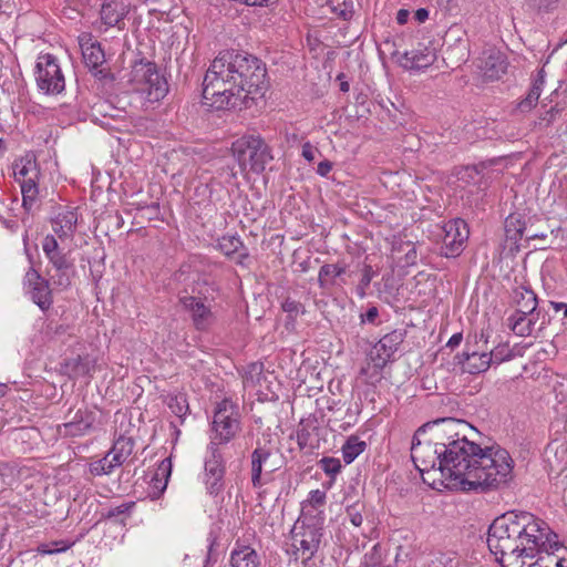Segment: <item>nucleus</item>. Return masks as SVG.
Returning <instances> with one entry per match:
<instances>
[{
	"label": "nucleus",
	"mask_w": 567,
	"mask_h": 567,
	"mask_svg": "<svg viewBox=\"0 0 567 567\" xmlns=\"http://www.w3.org/2000/svg\"><path fill=\"white\" fill-rule=\"evenodd\" d=\"M269 87L266 64L257 56L226 50L210 63L203 81V104L217 110L247 106Z\"/></svg>",
	"instance_id": "1"
},
{
	"label": "nucleus",
	"mask_w": 567,
	"mask_h": 567,
	"mask_svg": "<svg viewBox=\"0 0 567 567\" xmlns=\"http://www.w3.org/2000/svg\"><path fill=\"white\" fill-rule=\"evenodd\" d=\"M487 545L503 567H525L526 559L555 546L548 525L528 512L497 517L489 526Z\"/></svg>",
	"instance_id": "2"
},
{
	"label": "nucleus",
	"mask_w": 567,
	"mask_h": 567,
	"mask_svg": "<svg viewBox=\"0 0 567 567\" xmlns=\"http://www.w3.org/2000/svg\"><path fill=\"white\" fill-rule=\"evenodd\" d=\"M468 424L453 417L443 419V429L434 434L445 441L443 463L437 467L442 482L450 489L471 491L473 471L476 470L482 446L466 437Z\"/></svg>",
	"instance_id": "3"
},
{
	"label": "nucleus",
	"mask_w": 567,
	"mask_h": 567,
	"mask_svg": "<svg viewBox=\"0 0 567 567\" xmlns=\"http://www.w3.org/2000/svg\"><path fill=\"white\" fill-rule=\"evenodd\" d=\"M476 470L473 471L471 491H491L506 486L513 480L514 460L498 444L482 446Z\"/></svg>",
	"instance_id": "4"
},
{
	"label": "nucleus",
	"mask_w": 567,
	"mask_h": 567,
	"mask_svg": "<svg viewBox=\"0 0 567 567\" xmlns=\"http://www.w3.org/2000/svg\"><path fill=\"white\" fill-rule=\"evenodd\" d=\"M443 429V419L427 422L420 426L412 440L411 457L421 473L437 471L443 463L445 441L435 437L436 430Z\"/></svg>",
	"instance_id": "5"
},
{
	"label": "nucleus",
	"mask_w": 567,
	"mask_h": 567,
	"mask_svg": "<svg viewBox=\"0 0 567 567\" xmlns=\"http://www.w3.org/2000/svg\"><path fill=\"white\" fill-rule=\"evenodd\" d=\"M39 174L37 156L32 152L13 163V175L21 188L22 207L28 213H34L41 205L38 187Z\"/></svg>",
	"instance_id": "6"
},
{
	"label": "nucleus",
	"mask_w": 567,
	"mask_h": 567,
	"mask_svg": "<svg viewBox=\"0 0 567 567\" xmlns=\"http://www.w3.org/2000/svg\"><path fill=\"white\" fill-rule=\"evenodd\" d=\"M240 431V420L237 406L230 400L220 401L214 413L213 437L210 443L227 444Z\"/></svg>",
	"instance_id": "7"
},
{
	"label": "nucleus",
	"mask_w": 567,
	"mask_h": 567,
	"mask_svg": "<svg viewBox=\"0 0 567 567\" xmlns=\"http://www.w3.org/2000/svg\"><path fill=\"white\" fill-rule=\"evenodd\" d=\"M131 81L135 90L147 93L150 99L158 101L167 93L165 80L159 75L155 63L141 60L133 65Z\"/></svg>",
	"instance_id": "8"
},
{
	"label": "nucleus",
	"mask_w": 567,
	"mask_h": 567,
	"mask_svg": "<svg viewBox=\"0 0 567 567\" xmlns=\"http://www.w3.org/2000/svg\"><path fill=\"white\" fill-rule=\"evenodd\" d=\"M34 75L38 89L44 94H60L65 87L64 75L53 54L45 53L38 56Z\"/></svg>",
	"instance_id": "9"
},
{
	"label": "nucleus",
	"mask_w": 567,
	"mask_h": 567,
	"mask_svg": "<svg viewBox=\"0 0 567 567\" xmlns=\"http://www.w3.org/2000/svg\"><path fill=\"white\" fill-rule=\"evenodd\" d=\"M179 303L190 315L193 324L197 330L206 331L216 322L212 305L207 302L206 298L183 295L179 296Z\"/></svg>",
	"instance_id": "10"
},
{
	"label": "nucleus",
	"mask_w": 567,
	"mask_h": 567,
	"mask_svg": "<svg viewBox=\"0 0 567 567\" xmlns=\"http://www.w3.org/2000/svg\"><path fill=\"white\" fill-rule=\"evenodd\" d=\"M23 288L42 311H48L52 307L53 296L50 284L32 267L25 272Z\"/></svg>",
	"instance_id": "11"
},
{
	"label": "nucleus",
	"mask_w": 567,
	"mask_h": 567,
	"mask_svg": "<svg viewBox=\"0 0 567 567\" xmlns=\"http://www.w3.org/2000/svg\"><path fill=\"white\" fill-rule=\"evenodd\" d=\"M443 233L442 254L445 257L457 256L470 235L467 224L461 218L449 220L443 225Z\"/></svg>",
	"instance_id": "12"
},
{
	"label": "nucleus",
	"mask_w": 567,
	"mask_h": 567,
	"mask_svg": "<svg viewBox=\"0 0 567 567\" xmlns=\"http://www.w3.org/2000/svg\"><path fill=\"white\" fill-rule=\"evenodd\" d=\"M505 236L506 240L511 241L516 249L519 247V241L525 239L526 241L535 239H546L547 233H534V225L528 224L518 214H511L505 219Z\"/></svg>",
	"instance_id": "13"
},
{
	"label": "nucleus",
	"mask_w": 567,
	"mask_h": 567,
	"mask_svg": "<svg viewBox=\"0 0 567 567\" xmlns=\"http://www.w3.org/2000/svg\"><path fill=\"white\" fill-rule=\"evenodd\" d=\"M233 153L240 165L249 163L252 171H262L265 165L272 159L268 144H233Z\"/></svg>",
	"instance_id": "14"
},
{
	"label": "nucleus",
	"mask_w": 567,
	"mask_h": 567,
	"mask_svg": "<svg viewBox=\"0 0 567 567\" xmlns=\"http://www.w3.org/2000/svg\"><path fill=\"white\" fill-rule=\"evenodd\" d=\"M404 340L402 331L394 330L383 336L370 352V360L377 369H382L398 351Z\"/></svg>",
	"instance_id": "15"
},
{
	"label": "nucleus",
	"mask_w": 567,
	"mask_h": 567,
	"mask_svg": "<svg viewBox=\"0 0 567 567\" xmlns=\"http://www.w3.org/2000/svg\"><path fill=\"white\" fill-rule=\"evenodd\" d=\"M208 449L210 457L205 462L206 485L209 494L215 495L221 491V480L225 474V466L218 445H216V443H210Z\"/></svg>",
	"instance_id": "16"
},
{
	"label": "nucleus",
	"mask_w": 567,
	"mask_h": 567,
	"mask_svg": "<svg viewBox=\"0 0 567 567\" xmlns=\"http://www.w3.org/2000/svg\"><path fill=\"white\" fill-rule=\"evenodd\" d=\"M458 360L464 372L478 374L485 372L492 363L505 361V358L498 357V352H488V347H482V352Z\"/></svg>",
	"instance_id": "17"
},
{
	"label": "nucleus",
	"mask_w": 567,
	"mask_h": 567,
	"mask_svg": "<svg viewBox=\"0 0 567 567\" xmlns=\"http://www.w3.org/2000/svg\"><path fill=\"white\" fill-rule=\"evenodd\" d=\"M130 12L126 0H103L100 17L102 22L107 27H116L124 29V19Z\"/></svg>",
	"instance_id": "18"
},
{
	"label": "nucleus",
	"mask_w": 567,
	"mask_h": 567,
	"mask_svg": "<svg viewBox=\"0 0 567 567\" xmlns=\"http://www.w3.org/2000/svg\"><path fill=\"white\" fill-rule=\"evenodd\" d=\"M95 422V413L87 409H79L71 421L59 426L65 436H83L91 432Z\"/></svg>",
	"instance_id": "19"
},
{
	"label": "nucleus",
	"mask_w": 567,
	"mask_h": 567,
	"mask_svg": "<svg viewBox=\"0 0 567 567\" xmlns=\"http://www.w3.org/2000/svg\"><path fill=\"white\" fill-rule=\"evenodd\" d=\"M539 315V311L516 310L507 318V326L516 336L529 337L536 330Z\"/></svg>",
	"instance_id": "20"
},
{
	"label": "nucleus",
	"mask_w": 567,
	"mask_h": 567,
	"mask_svg": "<svg viewBox=\"0 0 567 567\" xmlns=\"http://www.w3.org/2000/svg\"><path fill=\"white\" fill-rule=\"evenodd\" d=\"M480 69L489 80H498L507 70V61L503 53L495 49L483 52Z\"/></svg>",
	"instance_id": "21"
},
{
	"label": "nucleus",
	"mask_w": 567,
	"mask_h": 567,
	"mask_svg": "<svg viewBox=\"0 0 567 567\" xmlns=\"http://www.w3.org/2000/svg\"><path fill=\"white\" fill-rule=\"evenodd\" d=\"M436 60L435 49L420 44L417 48L405 51L402 55V64L408 69H425Z\"/></svg>",
	"instance_id": "22"
},
{
	"label": "nucleus",
	"mask_w": 567,
	"mask_h": 567,
	"mask_svg": "<svg viewBox=\"0 0 567 567\" xmlns=\"http://www.w3.org/2000/svg\"><path fill=\"white\" fill-rule=\"evenodd\" d=\"M229 563L231 567H261L260 555L249 545L235 543L230 551Z\"/></svg>",
	"instance_id": "23"
},
{
	"label": "nucleus",
	"mask_w": 567,
	"mask_h": 567,
	"mask_svg": "<svg viewBox=\"0 0 567 567\" xmlns=\"http://www.w3.org/2000/svg\"><path fill=\"white\" fill-rule=\"evenodd\" d=\"M76 213L69 208H64L58 212L51 220L52 229L61 241L73 237L76 228Z\"/></svg>",
	"instance_id": "24"
},
{
	"label": "nucleus",
	"mask_w": 567,
	"mask_h": 567,
	"mask_svg": "<svg viewBox=\"0 0 567 567\" xmlns=\"http://www.w3.org/2000/svg\"><path fill=\"white\" fill-rule=\"evenodd\" d=\"M346 274L344 264H324L319 269L318 284L323 290H331L346 284L342 276Z\"/></svg>",
	"instance_id": "25"
},
{
	"label": "nucleus",
	"mask_w": 567,
	"mask_h": 567,
	"mask_svg": "<svg viewBox=\"0 0 567 567\" xmlns=\"http://www.w3.org/2000/svg\"><path fill=\"white\" fill-rule=\"evenodd\" d=\"M42 250L55 270L72 268V262L60 249L58 239L54 237V235H47L43 238Z\"/></svg>",
	"instance_id": "26"
},
{
	"label": "nucleus",
	"mask_w": 567,
	"mask_h": 567,
	"mask_svg": "<svg viewBox=\"0 0 567 567\" xmlns=\"http://www.w3.org/2000/svg\"><path fill=\"white\" fill-rule=\"evenodd\" d=\"M321 537L322 533L320 528L309 526L305 528L302 533H300V539L296 538V542H298L299 546H293L297 547V550L301 551L302 558L305 560H310L319 549Z\"/></svg>",
	"instance_id": "27"
},
{
	"label": "nucleus",
	"mask_w": 567,
	"mask_h": 567,
	"mask_svg": "<svg viewBox=\"0 0 567 567\" xmlns=\"http://www.w3.org/2000/svg\"><path fill=\"white\" fill-rule=\"evenodd\" d=\"M81 50L85 65L90 70H97L105 62V54L101 44L90 34L81 39Z\"/></svg>",
	"instance_id": "28"
},
{
	"label": "nucleus",
	"mask_w": 567,
	"mask_h": 567,
	"mask_svg": "<svg viewBox=\"0 0 567 567\" xmlns=\"http://www.w3.org/2000/svg\"><path fill=\"white\" fill-rule=\"evenodd\" d=\"M217 248L227 257L234 258L236 262L243 264L248 257L247 248L237 235L223 236L217 244Z\"/></svg>",
	"instance_id": "29"
},
{
	"label": "nucleus",
	"mask_w": 567,
	"mask_h": 567,
	"mask_svg": "<svg viewBox=\"0 0 567 567\" xmlns=\"http://www.w3.org/2000/svg\"><path fill=\"white\" fill-rule=\"evenodd\" d=\"M134 445V439L133 436L127 435V432L118 434L109 451L110 455L114 456L115 464H120L122 466L132 455Z\"/></svg>",
	"instance_id": "30"
},
{
	"label": "nucleus",
	"mask_w": 567,
	"mask_h": 567,
	"mask_svg": "<svg viewBox=\"0 0 567 567\" xmlns=\"http://www.w3.org/2000/svg\"><path fill=\"white\" fill-rule=\"evenodd\" d=\"M270 456V451L266 447H256L251 454V483L255 488L264 485L261 480L262 466Z\"/></svg>",
	"instance_id": "31"
},
{
	"label": "nucleus",
	"mask_w": 567,
	"mask_h": 567,
	"mask_svg": "<svg viewBox=\"0 0 567 567\" xmlns=\"http://www.w3.org/2000/svg\"><path fill=\"white\" fill-rule=\"evenodd\" d=\"M367 449V443L355 435H350L342 445L341 452L346 464H351Z\"/></svg>",
	"instance_id": "32"
},
{
	"label": "nucleus",
	"mask_w": 567,
	"mask_h": 567,
	"mask_svg": "<svg viewBox=\"0 0 567 567\" xmlns=\"http://www.w3.org/2000/svg\"><path fill=\"white\" fill-rule=\"evenodd\" d=\"M515 301L518 306L517 310H525L528 312L537 311V296L536 293L524 286L515 290Z\"/></svg>",
	"instance_id": "33"
},
{
	"label": "nucleus",
	"mask_w": 567,
	"mask_h": 567,
	"mask_svg": "<svg viewBox=\"0 0 567 567\" xmlns=\"http://www.w3.org/2000/svg\"><path fill=\"white\" fill-rule=\"evenodd\" d=\"M326 6L337 18L351 20L354 14V0H327Z\"/></svg>",
	"instance_id": "34"
},
{
	"label": "nucleus",
	"mask_w": 567,
	"mask_h": 567,
	"mask_svg": "<svg viewBox=\"0 0 567 567\" xmlns=\"http://www.w3.org/2000/svg\"><path fill=\"white\" fill-rule=\"evenodd\" d=\"M120 464H115L114 456L110 455V452L100 460L90 463V473L94 476L110 475L113 471L120 467Z\"/></svg>",
	"instance_id": "35"
},
{
	"label": "nucleus",
	"mask_w": 567,
	"mask_h": 567,
	"mask_svg": "<svg viewBox=\"0 0 567 567\" xmlns=\"http://www.w3.org/2000/svg\"><path fill=\"white\" fill-rule=\"evenodd\" d=\"M542 72L543 71L539 72L538 78L534 81L527 96L519 102L518 109L520 112L530 111L536 105V102L540 96L542 85L544 84V76Z\"/></svg>",
	"instance_id": "36"
},
{
	"label": "nucleus",
	"mask_w": 567,
	"mask_h": 567,
	"mask_svg": "<svg viewBox=\"0 0 567 567\" xmlns=\"http://www.w3.org/2000/svg\"><path fill=\"white\" fill-rule=\"evenodd\" d=\"M488 336L482 331L481 333H475L474 336H468L465 344V350L457 358H465L482 352V347H487Z\"/></svg>",
	"instance_id": "37"
},
{
	"label": "nucleus",
	"mask_w": 567,
	"mask_h": 567,
	"mask_svg": "<svg viewBox=\"0 0 567 567\" xmlns=\"http://www.w3.org/2000/svg\"><path fill=\"white\" fill-rule=\"evenodd\" d=\"M72 365V372L75 377H84L91 375L94 371L95 362L89 360L87 358L78 357L66 364V367Z\"/></svg>",
	"instance_id": "38"
},
{
	"label": "nucleus",
	"mask_w": 567,
	"mask_h": 567,
	"mask_svg": "<svg viewBox=\"0 0 567 567\" xmlns=\"http://www.w3.org/2000/svg\"><path fill=\"white\" fill-rule=\"evenodd\" d=\"M327 499L326 492L321 489H315L311 491L308 495V498L302 502V511H309V508L313 511L320 512L321 508L324 506Z\"/></svg>",
	"instance_id": "39"
},
{
	"label": "nucleus",
	"mask_w": 567,
	"mask_h": 567,
	"mask_svg": "<svg viewBox=\"0 0 567 567\" xmlns=\"http://www.w3.org/2000/svg\"><path fill=\"white\" fill-rule=\"evenodd\" d=\"M134 507L135 502L122 503L118 506L110 508L103 516L107 519L118 518L121 523H124V520L131 516Z\"/></svg>",
	"instance_id": "40"
},
{
	"label": "nucleus",
	"mask_w": 567,
	"mask_h": 567,
	"mask_svg": "<svg viewBox=\"0 0 567 567\" xmlns=\"http://www.w3.org/2000/svg\"><path fill=\"white\" fill-rule=\"evenodd\" d=\"M71 547V543H68L65 540H55L51 543H44L40 544L37 547V551L40 555H52L58 553H63L68 550Z\"/></svg>",
	"instance_id": "41"
},
{
	"label": "nucleus",
	"mask_w": 567,
	"mask_h": 567,
	"mask_svg": "<svg viewBox=\"0 0 567 567\" xmlns=\"http://www.w3.org/2000/svg\"><path fill=\"white\" fill-rule=\"evenodd\" d=\"M375 276V272L370 265H364L362 268V275L359 285L357 286V295L359 298L363 299L367 295V289L369 288L371 280Z\"/></svg>",
	"instance_id": "42"
},
{
	"label": "nucleus",
	"mask_w": 567,
	"mask_h": 567,
	"mask_svg": "<svg viewBox=\"0 0 567 567\" xmlns=\"http://www.w3.org/2000/svg\"><path fill=\"white\" fill-rule=\"evenodd\" d=\"M167 404L176 416L183 417L187 414L188 403L184 395L171 396Z\"/></svg>",
	"instance_id": "43"
},
{
	"label": "nucleus",
	"mask_w": 567,
	"mask_h": 567,
	"mask_svg": "<svg viewBox=\"0 0 567 567\" xmlns=\"http://www.w3.org/2000/svg\"><path fill=\"white\" fill-rule=\"evenodd\" d=\"M556 538L557 535L551 532V543L555 544V546L548 550H539L538 554H544L546 558H551L553 563L555 564L554 567H567V558L559 557L555 554V550L559 549V544Z\"/></svg>",
	"instance_id": "44"
},
{
	"label": "nucleus",
	"mask_w": 567,
	"mask_h": 567,
	"mask_svg": "<svg viewBox=\"0 0 567 567\" xmlns=\"http://www.w3.org/2000/svg\"><path fill=\"white\" fill-rule=\"evenodd\" d=\"M320 467L322 471L332 477H334L341 471V462L334 457H323L320 460Z\"/></svg>",
	"instance_id": "45"
},
{
	"label": "nucleus",
	"mask_w": 567,
	"mask_h": 567,
	"mask_svg": "<svg viewBox=\"0 0 567 567\" xmlns=\"http://www.w3.org/2000/svg\"><path fill=\"white\" fill-rule=\"evenodd\" d=\"M172 473V461L171 458H164L158 465L153 475V478L168 482Z\"/></svg>",
	"instance_id": "46"
},
{
	"label": "nucleus",
	"mask_w": 567,
	"mask_h": 567,
	"mask_svg": "<svg viewBox=\"0 0 567 567\" xmlns=\"http://www.w3.org/2000/svg\"><path fill=\"white\" fill-rule=\"evenodd\" d=\"M70 269L56 270V275L52 276L53 285L66 289L71 285V276L69 275Z\"/></svg>",
	"instance_id": "47"
},
{
	"label": "nucleus",
	"mask_w": 567,
	"mask_h": 567,
	"mask_svg": "<svg viewBox=\"0 0 567 567\" xmlns=\"http://www.w3.org/2000/svg\"><path fill=\"white\" fill-rule=\"evenodd\" d=\"M481 178L482 177L480 175V172L475 167H465L460 173V179L466 183H470L472 181L474 184H477L481 181Z\"/></svg>",
	"instance_id": "48"
},
{
	"label": "nucleus",
	"mask_w": 567,
	"mask_h": 567,
	"mask_svg": "<svg viewBox=\"0 0 567 567\" xmlns=\"http://www.w3.org/2000/svg\"><path fill=\"white\" fill-rule=\"evenodd\" d=\"M281 308L285 312L289 315H298L302 311V305L291 298H286L281 305Z\"/></svg>",
	"instance_id": "49"
},
{
	"label": "nucleus",
	"mask_w": 567,
	"mask_h": 567,
	"mask_svg": "<svg viewBox=\"0 0 567 567\" xmlns=\"http://www.w3.org/2000/svg\"><path fill=\"white\" fill-rule=\"evenodd\" d=\"M347 515H348L350 522L352 523V525H354L355 527H359V526L362 525L363 517H362V514H361V509L358 508L357 505L348 506L347 507Z\"/></svg>",
	"instance_id": "50"
},
{
	"label": "nucleus",
	"mask_w": 567,
	"mask_h": 567,
	"mask_svg": "<svg viewBox=\"0 0 567 567\" xmlns=\"http://www.w3.org/2000/svg\"><path fill=\"white\" fill-rule=\"evenodd\" d=\"M537 559L534 561L533 559H526L525 567H554V563L551 558H546L544 554H537Z\"/></svg>",
	"instance_id": "51"
},
{
	"label": "nucleus",
	"mask_w": 567,
	"mask_h": 567,
	"mask_svg": "<svg viewBox=\"0 0 567 567\" xmlns=\"http://www.w3.org/2000/svg\"><path fill=\"white\" fill-rule=\"evenodd\" d=\"M167 487V482L153 478L151 480V488L153 498H157Z\"/></svg>",
	"instance_id": "52"
},
{
	"label": "nucleus",
	"mask_w": 567,
	"mask_h": 567,
	"mask_svg": "<svg viewBox=\"0 0 567 567\" xmlns=\"http://www.w3.org/2000/svg\"><path fill=\"white\" fill-rule=\"evenodd\" d=\"M378 316H379L378 309L375 307H372V308L368 309V311L364 315H362V321L373 323L375 321V319L378 318Z\"/></svg>",
	"instance_id": "53"
},
{
	"label": "nucleus",
	"mask_w": 567,
	"mask_h": 567,
	"mask_svg": "<svg viewBox=\"0 0 567 567\" xmlns=\"http://www.w3.org/2000/svg\"><path fill=\"white\" fill-rule=\"evenodd\" d=\"M331 169H332V163L328 159H324L319 163L317 173L321 176H327Z\"/></svg>",
	"instance_id": "54"
},
{
	"label": "nucleus",
	"mask_w": 567,
	"mask_h": 567,
	"mask_svg": "<svg viewBox=\"0 0 567 567\" xmlns=\"http://www.w3.org/2000/svg\"><path fill=\"white\" fill-rule=\"evenodd\" d=\"M462 340H463L462 333H454L447 341L446 346L450 347L451 349H454L461 344Z\"/></svg>",
	"instance_id": "55"
},
{
	"label": "nucleus",
	"mask_w": 567,
	"mask_h": 567,
	"mask_svg": "<svg viewBox=\"0 0 567 567\" xmlns=\"http://www.w3.org/2000/svg\"><path fill=\"white\" fill-rule=\"evenodd\" d=\"M315 152H316V150L312 147L311 144H305L302 155L306 159H308L309 162L313 161Z\"/></svg>",
	"instance_id": "56"
},
{
	"label": "nucleus",
	"mask_w": 567,
	"mask_h": 567,
	"mask_svg": "<svg viewBox=\"0 0 567 567\" xmlns=\"http://www.w3.org/2000/svg\"><path fill=\"white\" fill-rule=\"evenodd\" d=\"M429 18V11L424 8H420L414 12V19L423 23Z\"/></svg>",
	"instance_id": "57"
},
{
	"label": "nucleus",
	"mask_w": 567,
	"mask_h": 567,
	"mask_svg": "<svg viewBox=\"0 0 567 567\" xmlns=\"http://www.w3.org/2000/svg\"><path fill=\"white\" fill-rule=\"evenodd\" d=\"M270 136H261L259 134L255 135V134H250L249 136H244L241 138V142H247V143H250V142H266V140H269Z\"/></svg>",
	"instance_id": "58"
},
{
	"label": "nucleus",
	"mask_w": 567,
	"mask_h": 567,
	"mask_svg": "<svg viewBox=\"0 0 567 567\" xmlns=\"http://www.w3.org/2000/svg\"><path fill=\"white\" fill-rule=\"evenodd\" d=\"M409 16H410V12L405 9H400L396 13V21L399 24H404L406 23L408 19H409Z\"/></svg>",
	"instance_id": "59"
},
{
	"label": "nucleus",
	"mask_w": 567,
	"mask_h": 567,
	"mask_svg": "<svg viewBox=\"0 0 567 567\" xmlns=\"http://www.w3.org/2000/svg\"><path fill=\"white\" fill-rule=\"evenodd\" d=\"M337 80L340 81V91L344 93L348 92L350 89V84L348 81H346V75L341 73L337 76Z\"/></svg>",
	"instance_id": "60"
},
{
	"label": "nucleus",
	"mask_w": 567,
	"mask_h": 567,
	"mask_svg": "<svg viewBox=\"0 0 567 567\" xmlns=\"http://www.w3.org/2000/svg\"><path fill=\"white\" fill-rule=\"evenodd\" d=\"M285 138H286V142H295L296 140H298L296 128H293V127L286 128Z\"/></svg>",
	"instance_id": "61"
},
{
	"label": "nucleus",
	"mask_w": 567,
	"mask_h": 567,
	"mask_svg": "<svg viewBox=\"0 0 567 567\" xmlns=\"http://www.w3.org/2000/svg\"><path fill=\"white\" fill-rule=\"evenodd\" d=\"M550 306H551L556 311H559L560 309H565V318H567V303H565V302L550 301Z\"/></svg>",
	"instance_id": "62"
},
{
	"label": "nucleus",
	"mask_w": 567,
	"mask_h": 567,
	"mask_svg": "<svg viewBox=\"0 0 567 567\" xmlns=\"http://www.w3.org/2000/svg\"><path fill=\"white\" fill-rule=\"evenodd\" d=\"M492 352H498V357H504L505 360H508L511 358V351L506 348H496Z\"/></svg>",
	"instance_id": "63"
},
{
	"label": "nucleus",
	"mask_w": 567,
	"mask_h": 567,
	"mask_svg": "<svg viewBox=\"0 0 567 567\" xmlns=\"http://www.w3.org/2000/svg\"><path fill=\"white\" fill-rule=\"evenodd\" d=\"M307 433H305V431H300L298 432V441H299V444H302V443H306L307 441Z\"/></svg>",
	"instance_id": "64"
}]
</instances>
